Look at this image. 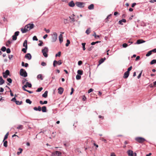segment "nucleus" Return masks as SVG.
Here are the masks:
<instances>
[{
	"label": "nucleus",
	"instance_id": "obj_1",
	"mask_svg": "<svg viewBox=\"0 0 156 156\" xmlns=\"http://www.w3.org/2000/svg\"><path fill=\"white\" fill-rule=\"evenodd\" d=\"M27 40H25L23 43V46L25 47V48H22V51L24 53L27 52Z\"/></svg>",
	"mask_w": 156,
	"mask_h": 156
},
{
	"label": "nucleus",
	"instance_id": "obj_2",
	"mask_svg": "<svg viewBox=\"0 0 156 156\" xmlns=\"http://www.w3.org/2000/svg\"><path fill=\"white\" fill-rule=\"evenodd\" d=\"M48 48L47 47H45L42 50V52L43 55L45 57H47L48 56L47 53L48 52Z\"/></svg>",
	"mask_w": 156,
	"mask_h": 156
},
{
	"label": "nucleus",
	"instance_id": "obj_3",
	"mask_svg": "<svg viewBox=\"0 0 156 156\" xmlns=\"http://www.w3.org/2000/svg\"><path fill=\"white\" fill-rule=\"evenodd\" d=\"M51 41L52 42H55L57 39V34L56 32H53V34H51Z\"/></svg>",
	"mask_w": 156,
	"mask_h": 156
},
{
	"label": "nucleus",
	"instance_id": "obj_4",
	"mask_svg": "<svg viewBox=\"0 0 156 156\" xmlns=\"http://www.w3.org/2000/svg\"><path fill=\"white\" fill-rule=\"evenodd\" d=\"M135 140L137 142L140 143H143L146 140L144 138L140 137H136L135 138Z\"/></svg>",
	"mask_w": 156,
	"mask_h": 156
},
{
	"label": "nucleus",
	"instance_id": "obj_5",
	"mask_svg": "<svg viewBox=\"0 0 156 156\" xmlns=\"http://www.w3.org/2000/svg\"><path fill=\"white\" fill-rule=\"evenodd\" d=\"M20 74L21 76L26 77L27 76V74L26 71L24 69H21L20 71Z\"/></svg>",
	"mask_w": 156,
	"mask_h": 156
},
{
	"label": "nucleus",
	"instance_id": "obj_6",
	"mask_svg": "<svg viewBox=\"0 0 156 156\" xmlns=\"http://www.w3.org/2000/svg\"><path fill=\"white\" fill-rule=\"evenodd\" d=\"M25 27H26L28 29V31H29L33 28L34 27V25L33 23H29L25 26Z\"/></svg>",
	"mask_w": 156,
	"mask_h": 156
},
{
	"label": "nucleus",
	"instance_id": "obj_7",
	"mask_svg": "<svg viewBox=\"0 0 156 156\" xmlns=\"http://www.w3.org/2000/svg\"><path fill=\"white\" fill-rule=\"evenodd\" d=\"M76 5L77 7L81 8L84 7L85 3L82 2H77L76 3Z\"/></svg>",
	"mask_w": 156,
	"mask_h": 156
},
{
	"label": "nucleus",
	"instance_id": "obj_8",
	"mask_svg": "<svg viewBox=\"0 0 156 156\" xmlns=\"http://www.w3.org/2000/svg\"><path fill=\"white\" fill-rule=\"evenodd\" d=\"M20 32L19 31L16 32L14 35L12 36V39L13 41H15L17 39V36L19 35Z\"/></svg>",
	"mask_w": 156,
	"mask_h": 156
},
{
	"label": "nucleus",
	"instance_id": "obj_9",
	"mask_svg": "<svg viewBox=\"0 0 156 156\" xmlns=\"http://www.w3.org/2000/svg\"><path fill=\"white\" fill-rule=\"evenodd\" d=\"M62 64V61L61 60H59L58 61L55 60L53 62V65L54 67L56 66V65L58 64L60 65Z\"/></svg>",
	"mask_w": 156,
	"mask_h": 156
},
{
	"label": "nucleus",
	"instance_id": "obj_10",
	"mask_svg": "<svg viewBox=\"0 0 156 156\" xmlns=\"http://www.w3.org/2000/svg\"><path fill=\"white\" fill-rule=\"evenodd\" d=\"M61 153L58 151H56L52 154V156H62Z\"/></svg>",
	"mask_w": 156,
	"mask_h": 156
},
{
	"label": "nucleus",
	"instance_id": "obj_11",
	"mask_svg": "<svg viewBox=\"0 0 156 156\" xmlns=\"http://www.w3.org/2000/svg\"><path fill=\"white\" fill-rule=\"evenodd\" d=\"M25 58L28 60H30L31 59L32 56L30 53H28L25 55Z\"/></svg>",
	"mask_w": 156,
	"mask_h": 156
},
{
	"label": "nucleus",
	"instance_id": "obj_12",
	"mask_svg": "<svg viewBox=\"0 0 156 156\" xmlns=\"http://www.w3.org/2000/svg\"><path fill=\"white\" fill-rule=\"evenodd\" d=\"M127 154L129 156H135L134 153H133V151L131 150H129L127 151Z\"/></svg>",
	"mask_w": 156,
	"mask_h": 156
},
{
	"label": "nucleus",
	"instance_id": "obj_13",
	"mask_svg": "<svg viewBox=\"0 0 156 156\" xmlns=\"http://www.w3.org/2000/svg\"><path fill=\"white\" fill-rule=\"evenodd\" d=\"M58 93L60 94H61L63 92L64 89L62 87H60L58 89Z\"/></svg>",
	"mask_w": 156,
	"mask_h": 156
},
{
	"label": "nucleus",
	"instance_id": "obj_14",
	"mask_svg": "<svg viewBox=\"0 0 156 156\" xmlns=\"http://www.w3.org/2000/svg\"><path fill=\"white\" fill-rule=\"evenodd\" d=\"M129 72H127L126 71L125 72L124 74L123 77L125 79H126L128 77L129 75Z\"/></svg>",
	"mask_w": 156,
	"mask_h": 156
},
{
	"label": "nucleus",
	"instance_id": "obj_15",
	"mask_svg": "<svg viewBox=\"0 0 156 156\" xmlns=\"http://www.w3.org/2000/svg\"><path fill=\"white\" fill-rule=\"evenodd\" d=\"M105 59L106 58L105 57L101 58L99 61V64L98 65H99L103 63Z\"/></svg>",
	"mask_w": 156,
	"mask_h": 156
},
{
	"label": "nucleus",
	"instance_id": "obj_16",
	"mask_svg": "<svg viewBox=\"0 0 156 156\" xmlns=\"http://www.w3.org/2000/svg\"><path fill=\"white\" fill-rule=\"evenodd\" d=\"M21 31L23 33H24L27 32V31H28V29L25 26L24 28H21Z\"/></svg>",
	"mask_w": 156,
	"mask_h": 156
},
{
	"label": "nucleus",
	"instance_id": "obj_17",
	"mask_svg": "<svg viewBox=\"0 0 156 156\" xmlns=\"http://www.w3.org/2000/svg\"><path fill=\"white\" fill-rule=\"evenodd\" d=\"M126 20L125 19H122V20H119L118 23L119 24L122 25L123 23H122V22L126 23Z\"/></svg>",
	"mask_w": 156,
	"mask_h": 156
},
{
	"label": "nucleus",
	"instance_id": "obj_18",
	"mask_svg": "<svg viewBox=\"0 0 156 156\" xmlns=\"http://www.w3.org/2000/svg\"><path fill=\"white\" fill-rule=\"evenodd\" d=\"M68 5L69 6L72 7H74V6L75 5V4L73 1H71L69 3Z\"/></svg>",
	"mask_w": 156,
	"mask_h": 156
},
{
	"label": "nucleus",
	"instance_id": "obj_19",
	"mask_svg": "<svg viewBox=\"0 0 156 156\" xmlns=\"http://www.w3.org/2000/svg\"><path fill=\"white\" fill-rule=\"evenodd\" d=\"M34 109L35 111H41V107L40 106H38V108L34 107Z\"/></svg>",
	"mask_w": 156,
	"mask_h": 156
},
{
	"label": "nucleus",
	"instance_id": "obj_20",
	"mask_svg": "<svg viewBox=\"0 0 156 156\" xmlns=\"http://www.w3.org/2000/svg\"><path fill=\"white\" fill-rule=\"evenodd\" d=\"M145 42V41H143L142 40L140 39V40H138L137 41L136 44H141L143 43H144Z\"/></svg>",
	"mask_w": 156,
	"mask_h": 156
},
{
	"label": "nucleus",
	"instance_id": "obj_21",
	"mask_svg": "<svg viewBox=\"0 0 156 156\" xmlns=\"http://www.w3.org/2000/svg\"><path fill=\"white\" fill-rule=\"evenodd\" d=\"M62 35V34H60L59 36V39L60 43L63 41Z\"/></svg>",
	"mask_w": 156,
	"mask_h": 156
},
{
	"label": "nucleus",
	"instance_id": "obj_22",
	"mask_svg": "<svg viewBox=\"0 0 156 156\" xmlns=\"http://www.w3.org/2000/svg\"><path fill=\"white\" fill-rule=\"evenodd\" d=\"M5 83V81L2 78V76H0V85L3 84Z\"/></svg>",
	"mask_w": 156,
	"mask_h": 156
},
{
	"label": "nucleus",
	"instance_id": "obj_23",
	"mask_svg": "<svg viewBox=\"0 0 156 156\" xmlns=\"http://www.w3.org/2000/svg\"><path fill=\"white\" fill-rule=\"evenodd\" d=\"M88 8L89 10L93 9L94 8V5L93 4H90L88 6Z\"/></svg>",
	"mask_w": 156,
	"mask_h": 156
},
{
	"label": "nucleus",
	"instance_id": "obj_24",
	"mask_svg": "<svg viewBox=\"0 0 156 156\" xmlns=\"http://www.w3.org/2000/svg\"><path fill=\"white\" fill-rule=\"evenodd\" d=\"M41 110H42V112H46L47 111V108L46 106H44L42 107V108H41Z\"/></svg>",
	"mask_w": 156,
	"mask_h": 156
},
{
	"label": "nucleus",
	"instance_id": "obj_25",
	"mask_svg": "<svg viewBox=\"0 0 156 156\" xmlns=\"http://www.w3.org/2000/svg\"><path fill=\"white\" fill-rule=\"evenodd\" d=\"M48 92L47 91H46L44 93L42 94V96L43 97L46 98L48 96Z\"/></svg>",
	"mask_w": 156,
	"mask_h": 156
},
{
	"label": "nucleus",
	"instance_id": "obj_26",
	"mask_svg": "<svg viewBox=\"0 0 156 156\" xmlns=\"http://www.w3.org/2000/svg\"><path fill=\"white\" fill-rule=\"evenodd\" d=\"M18 150L20 151L17 152V154L18 155H19L20 154L22 153V152L23 150V149L21 148H19L18 149Z\"/></svg>",
	"mask_w": 156,
	"mask_h": 156
},
{
	"label": "nucleus",
	"instance_id": "obj_27",
	"mask_svg": "<svg viewBox=\"0 0 156 156\" xmlns=\"http://www.w3.org/2000/svg\"><path fill=\"white\" fill-rule=\"evenodd\" d=\"M7 81L9 82V83H8L7 85H10V83H11L12 82V80L10 78H8L7 79Z\"/></svg>",
	"mask_w": 156,
	"mask_h": 156
},
{
	"label": "nucleus",
	"instance_id": "obj_28",
	"mask_svg": "<svg viewBox=\"0 0 156 156\" xmlns=\"http://www.w3.org/2000/svg\"><path fill=\"white\" fill-rule=\"evenodd\" d=\"M69 18L70 19L71 21L70 22H74L75 21V20L74 18L72 17V16H70L69 17Z\"/></svg>",
	"mask_w": 156,
	"mask_h": 156
},
{
	"label": "nucleus",
	"instance_id": "obj_29",
	"mask_svg": "<svg viewBox=\"0 0 156 156\" xmlns=\"http://www.w3.org/2000/svg\"><path fill=\"white\" fill-rule=\"evenodd\" d=\"M90 28L89 27L86 30L85 33L87 34H89L90 33Z\"/></svg>",
	"mask_w": 156,
	"mask_h": 156
},
{
	"label": "nucleus",
	"instance_id": "obj_30",
	"mask_svg": "<svg viewBox=\"0 0 156 156\" xmlns=\"http://www.w3.org/2000/svg\"><path fill=\"white\" fill-rule=\"evenodd\" d=\"M78 74L82 75L83 74V71L82 70H79L77 72Z\"/></svg>",
	"mask_w": 156,
	"mask_h": 156
},
{
	"label": "nucleus",
	"instance_id": "obj_31",
	"mask_svg": "<svg viewBox=\"0 0 156 156\" xmlns=\"http://www.w3.org/2000/svg\"><path fill=\"white\" fill-rule=\"evenodd\" d=\"M152 51L151 50L148 51L147 53L146 54V56L147 57L149 56L152 54Z\"/></svg>",
	"mask_w": 156,
	"mask_h": 156
},
{
	"label": "nucleus",
	"instance_id": "obj_32",
	"mask_svg": "<svg viewBox=\"0 0 156 156\" xmlns=\"http://www.w3.org/2000/svg\"><path fill=\"white\" fill-rule=\"evenodd\" d=\"M22 101H19L16 100L15 101V103L17 105H20L22 103Z\"/></svg>",
	"mask_w": 156,
	"mask_h": 156
},
{
	"label": "nucleus",
	"instance_id": "obj_33",
	"mask_svg": "<svg viewBox=\"0 0 156 156\" xmlns=\"http://www.w3.org/2000/svg\"><path fill=\"white\" fill-rule=\"evenodd\" d=\"M4 143H3V145L4 146L6 147H7L8 146V145H7V141H4Z\"/></svg>",
	"mask_w": 156,
	"mask_h": 156
},
{
	"label": "nucleus",
	"instance_id": "obj_34",
	"mask_svg": "<svg viewBox=\"0 0 156 156\" xmlns=\"http://www.w3.org/2000/svg\"><path fill=\"white\" fill-rule=\"evenodd\" d=\"M100 140L104 141L105 143H107V141L106 139H105L103 137H101L100 138Z\"/></svg>",
	"mask_w": 156,
	"mask_h": 156
},
{
	"label": "nucleus",
	"instance_id": "obj_35",
	"mask_svg": "<svg viewBox=\"0 0 156 156\" xmlns=\"http://www.w3.org/2000/svg\"><path fill=\"white\" fill-rule=\"evenodd\" d=\"M17 129H19L21 130L23 129V126L22 125H19L17 127Z\"/></svg>",
	"mask_w": 156,
	"mask_h": 156
},
{
	"label": "nucleus",
	"instance_id": "obj_36",
	"mask_svg": "<svg viewBox=\"0 0 156 156\" xmlns=\"http://www.w3.org/2000/svg\"><path fill=\"white\" fill-rule=\"evenodd\" d=\"M37 78L38 79H40L41 80H43V78H42V75L41 74H39L37 75Z\"/></svg>",
	"mask_w": 156,
	"mask_h": 156
},
{
	"label": "nucleus",
	"instance_id": "obj_37",
	"mask_svg": "<svg viewBox=\"0 0 156 156\" xmlns=\"http://www.w3.org/2000/svg\"><path fill=\"white\" fill-rule=\"evenodd\" d=\"M8 135L9 133L8 132L6 133V134L5 135L4 138V140H3V141H4L7 138Z\"/></svg>",
	"mask_w": 156,
	"mask_h": 156
},
{
	"label": "nucleus",
	"instance_id": "obj_38",
	"mask_svg": "<svg viewBox=\"0 0 156 156\" xmlns=\"http://www.w3.org/2000/svg\"><path fill=\"white\" fill-rule=\"evenodd\" d=\"M156 63V59H153L150 62V64L151 65L153 64Z\"/></svg>",
	"mask_w": 156,
	"mask_h": 156
},
{
	"label": "nucleus",
	"instance_id": "obj_39",
	"mask_svg": "<svg viewBox=\"0 0 156 156\" xmlns=\"http://www.w3.org/2000/svg\"><path fill=\"white\" fill-rule=\"evenodd\" d=\"M26 84H27V87H28L29 88H30L32 87L31 84L29 83L28 82H27L26 83Z\"/></svg>",
	"mask_w": 156,
	"mask_h": 156
},
{
	"label": "nucleus",
	"instance_id": "obj_40",
	"mask_svg": "<svg viewBox=\"0 0 156 156\" xmlns=\"http://www.w3.org/2000/svg\"><path fill=\"white\" fill-rule=\"evenodd\" d=\"M26 102L27 103H29L30 104L32 103V101L29 99H28L26 100Z\"/></svg>",
	"mask_w": 156,
	"mask_h": 156
},
{
	"label": "nucleus",
	"instance_id": "obj_41",
	"mask_svg": "<svg viewBox=\"0 0 156 156\" xmlns=\"http://www.w3.org/2000/svg\"><path fill=\"white\" fill-rule=\"evenodd\" d=\"M43 89V88L42 87H41L38 88L37 90H36L37 92H41Z\"/></svg>",
	"mask_w": 156,
	"mask_h": 156
},
{
	"label": "nucleus",
	"instance_id": "obj_42",
	"mask_svg": "<svg viewBox=\"0 0 156 156\" xmlns=\"http://www.w3.org/2000/svg\"><path fill=\"white\" fill-rule=\"evenodd\" d=\"M70 42L69 40H67V43L66 44V46L67 47L69 46V44H70Z\"/></svg>",
	"mask_w": 156,
	"mask_h": 156
},
{
	"label": "nucleus",
	"instance_id": "obj_43",
	"mask_svg": "<svg viewBox=\"0 0 156 156\" xmlns=\"http://www.w3.org/2000/svg\"><path fill=\"white\" fill-rule=\"evenodd\" d=\"M85 44H86V43H82V45L83 48V50L84 51L86 49V48H85Z\"/></svg>",
	"mask_w": 156,
	"mask_h": 156
},
{
	"label": "nucleus",
	"instance_id": "obj_44",
	"mask_svg": "<svg viewBox=\"0 0 156 156\" xmlns=\"http://www.w3.org/2000/svg\"><path fill=\"white\" fill-rule=\"evenodd\" d=\"M81 76L77 74L76 76V78L77 80H80L81 79Z\"/></svg>",
	"mask_w": 156,
	"mask_h": 156
},
{
	"label": "nucleus",
	"instance_id": "obj_45",
	"mask_svg": "<svg viewBox=\"0 0 156 156\" xmlns=\"http://www.w3.org/2000/svg\"><path fill=\"white\" fill-rule=\"evenodd\" d=\"M93 36H94L95 38H99V36L98 35H97L96 34V33L94 32V34L93 35Z\"/></svg>",
	"mask_w": 156,
	"mask_h": 156
},
{
	"label": "nucleus",
	"instance_id": "obj_46",
	"mask_svg": "<svg viewBox=\"0 0 156 156\" xmlns=\"http://www.w3.org/2000/svg\"><path fill=\"white\" fill-rule=\"evenodd\" d=\"M4 73H5V74L6 75H7L8 76L9 74V71L8 70H6L5 72Z\"/></svg>",
	"mask_w": 156,
	"mask_h": 156
},
{
	"label": "nucleus",
	"instance_id": "obj_47",
	"mask_svg": "<svg viewBox=\"0 0 156 156\" xmlns=\"http://www.w3.org/2000/svg\"><path fill=\"white\" fill-rule=\"evenodd\" d=\"M1 50L2 51H5L6 50V48L4 46H3Z\"/></svg>",
	"mask_w": 156,
	"mask_h": 156
},
{
	"label": "nucleus",
	"instance_id": "obj_48",
	"mask_svg": "<svg viewBox=\"0 0 156 156\" xmlns=\"http://www.w3.org/2000/svg\"><path fill=\"white\" fill-rule=\"evenodd\" d=\"M61 52L60 51H59L58 52V53L56 54L55 55V56L56 57H57V56L60 57L61 55Z\"/></svg>",
	"mask_w": 156,
	"mask_h": 156
},
{
	"label": "nucleus",
	"instance_id": "obj_49",
	"mask_svg": "<svg viewBox=\"0 0 156 156\" xmlns=\"http://www.w3.org/2000/svg\"><path fill=\"white\" fill-rule=\"evenodd\" d=\"M33 41H37L38 40V39L37 37L36 36H34L33 37Z\"/></svg>",
	"mask_w": 156,
	"mask_h": 156
},
{
	"label": "nucleus",
	"instance_id": "obj_50",
	"mask_svg": "<svg viewBox=\"0 0 156 156\" xmlns=\"http://www.w3.org/2000/svg\"><path fill=\"white\" fill-rule=\"evenodd\" d=\"M39 41L40 42V43L38 44V45L39 46H41L43 44V42L42 41L39 40Z\"/></svg>",
	"mask_w": 156,
	"mask_h": 156
},
{
	"label": "nucleus",
	"instance_id": "obj_51",
	"mask_svg": "<svg viewBox=\"0 0 156 156\" xmlns=\"http://www.w3.org/2000/svg\"><path fill=\"white\" fill-rule=\"evenodd\" d=\"M128 46V44L126 43H124L122 44V47L124 48H126Z\"/></svg>",
	"mask_w": 156,
	"mask_h": 156
},
{
	"label": "nucleus",
	"instance_id": "obj_52",
	"mask_svg": "<svg viewBox=\"0 0 156 156\" xmlns=\"http://www.w3.org/2000/svg\"><path fill=\"white\" fill-rule=\"evenodd\" d=\"M142 71H141V72L140 73L139 75L138 76H137V78L138 79H139L140 77L141 76V75L142 73Z\"/></svg>",
	"mask_w": 156,
	"mask_h": 156
},
{
	"label": "nucleus",
	"instance_id": "obj_53",
	"mask_svg": "<svg viewBox=\"0 0 156 156\" xmlns=\"http://www.w3.org/2000/svg\"><path fill=\"white\" fill-rule=\"evenodd\" d=\"M27 80L25 79H23L22 80V83L23 84H24L27 81Z\"/></svg>",
	"mask_w": 156,
	"mask_h": 156
},
{
	"label": "nucleus",
	"instance_id": "obj_54",
	"mask_svg": "<svg viewBox=\"0 0 156 156\" xmlns=\"http://www.w3.org/2000/svg\"><path fill=\"white\" fill-rule=\"evenodd\" d=\"M3 76L5 78H6L7 77L8 75L5 74V73H3Z\"/></svg>",
	"mask_w": 156,
	"mask_h": 156
},
{
	"label": "nucleus",
	"instance_id": "obj_55",
	"mask_svg": "<svg viewBox=\"0 0 156 156\" xmlns=\"http://www.w3.org/2000/svg\"><path fill=\"white\" fill-rule=\"evenodd\" d=\"M41 65L43 66H45L46 65V63L44 62H42L41 63Z\"/></svg>",
	"mask_w": 156,
	"mask_h": 156
},
{
	"label": "nucleus",
	"instance_id": "obj_56",
	"mask_svg": "<svg viewBox=\"0 0 156 156\" xmlns=\"http://www.w3.org/2000/svg\"><path fill=\"white\" fill-rule=\"evenodd\" d=\"M6 51L7 53H9L11 52L9 48H8L7 49H6Z\"/></svg>",
	"mask_w": 156,
	"mask_h": 156
},
{
	"label": "nucleus",
	"instance_id": "obj_57",
	"mask_svg": "<svg viewBox=\"0 0 156 156\" xmlns=\"http://www.w3.org/2000/svg\"><path fill=\"white\" fill-rule=\"evenodd\" d=\"M132 66H131L130 67H129L127 71V72H129V71H130L132 69Z\"/></svg>",
	"mask_w": 156,
	"mask_h": 156
},
{
	"label": "nucleus",
	"instance_id": "obj_58",
	"mask_svg": "<svg viewBox=\"0 0 156 156\" xmlns=\"http://www.w3.org/2000/svg\"><path fill=\"white\" fill-rule=\"evenodd\" d=\"M94 48V47L93 46H90V47H89L88 48V50L89 51H91L92 49Z\"/></svg>",
	"mask_w": 156,
	"mask_h": 156
},
{
	"label": "nucleus",
	"instance_id": "obj_59",
	"mask_svg": "<svg viewBox=\"0 0 156 156\" xmlns=\"http://www.w3.org/2000/svg\"><path fill=\"white\" fill-rule=\"evenodd\" d=\"M44 30L47 33H49L50 32V30L49 29H46L45 28L44 29Z\"/></svg>",
	"mask_w": 156,
	"mask_h": 156
},
{
	"label": "nucleus",
	"instance_id": "obj_60",
	"mask_svg": "<svg viewBox=\"0 0 156 156\" xmlns=\"http://www.w3.org/2000/svg\"><path fill=\"white\" fill-rule=\"evenodd\" d=\"M11 43V41H8L6 43V45L8 46L9 44H10Z\"/></svg>",
	"mask_w": 156,
	"mask_h": 156
},
{
	"label": "nucleus",
	"instance_id": "obj_61",
	"mask_svg": "<svg viewBox=\"0 0 156 156\" xmlns=\"http://www.w3.org/2000/svg\"><path fill=\"white\" fill-rule=\"evenodd\" d=\"M82 62L81 61H80L78 62V65L79 66H80L82 65Z\"/></svg>",
	"mask_w": 156,
	"mask_h": 156
},
{
	"label": "nucleus",
	"instance_id": "obj_62",
	"mask_svg": "<svg viewBox=\"0 0 156 156\" xmlns=\"http://www.w3.org/2000/svg\"><path fill=\"white\" fill-rule=\"evenodd\" d=\"M93 91V89H92V88H90V89L88 91V93H90L91 92Z\"/></svg>",
	"mask_w": 156,
	"mask_h": 156
},
{
	"label": "nucleus",
	"instance_id": "obj_63",
	"mask_svg": "<svg viewBox=\"0 0 156 156\" xmlns=\"http://www.w3.org/2000/svg\"><path fill=\"white\" fill-rule=\"evenodd\" d=\"M4 89L2 87H0V92H2L4 91Z\"/></svg>",
	"mask_w": 156,
	"mask_h": 156
},
{
	"label": "nucleus",
	"instance_id": "obj_64",
	"mask_svg": "<svg viewBox=\"0 0 156 156\" xmlns=\"http://www.w3.org/2000/svg\"><path fill=\"white\" fill-rule=\"evenodd\" d=\"M86 99V98L85 95H83V96L82 99L83 101H85Z\"/></svg>",
	"mask_w": 156,
	"mask_h": 156
}]
</instances>
